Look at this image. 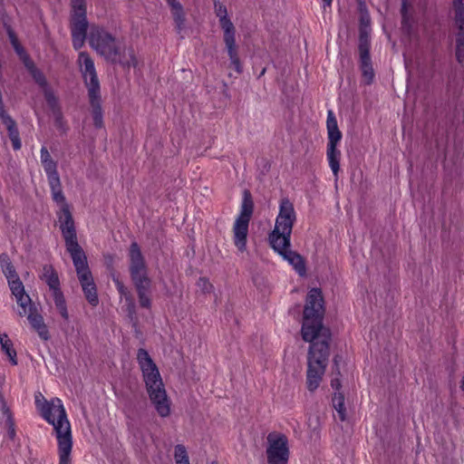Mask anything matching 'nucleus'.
Returning <instances> with one entry per match:
<instances>
[{"mask_svg":"<svg viewBox=\"0 0 464 464\" xmlns=\"http://www.w3.org/2000/svg\"><path fill=\"white\" fill-rule=\"evenodd\" d=\"M59 210L56 212L67 251L70 253L79 282L85 298L92 306L99 303L97 288L88 266L87 257L77 242L74 222L64 195L62 198H53Z\"/></svg>","mask_w":464,"mask_h":464,"instance_id":"1","label":"nucleus"},{"mask_svg":"<svg viewBox=\"0 0 464 464\" xmlns=\"http://www.w3.org/2000/svg\"><path fill=\"white\" fill-rule=\"evenodd\" d=\"M35 404L43 418L53 427L58 444L59 464H72V430L62 401L53 398L48 401L39 394L35 397Z\"/></svg>","mask_w":464,"mask_h":464,"instance_id":"2","label":"nucleus"},{"mask_svg":"<svg viewBox=\"0 0 464 464\" xmlns=\"http://www.w3.org/2000/svg\"><path fill=\"white\" fill-rule=\"evenodd\" d=\"M137 361L142 372L147 393L155 411L162 418L169 416L171 401L156 363L145 349L138 350Z\"/></svg>","mask_w":464,"mask_h":464,"instance_id":"3","label":"nucleus"},{"mask_svg":"<svg viewBox=\"0 0 464 464\" xmlns=\"http://www.w3.org/2000/svg\"><path fill=\"white\" fill-rule=\"evenodd\" d=\"M88 39L92 48L106 60L128 67L136 66L137 60L133 50L125 48L102 28L92 26Z\"/></svg>","mask_w":464,"mask_h":464,"instance_id":"4","label":"nucleus"},{"mask_svg":"<svg viewBox=\"0 0 464 464\" xmlns=\"http://www.w3.org/2000/svg\"><path fill=\"white\" fill-rule=\"evenodd\" d=\"M329 357V344L325 341L311 344L307 358L306 386L314 392L325 372Z\"/></svg>","mask_w":464,"mask_h":464,"instance_id":"5","label":"nucleus"},{"mask_svg":"<svg viewBox=\"0 0 464 464\" xmlns=\"http://www.w3.org/2000/svg\"><path fill=\"white\" fill-rule=\"evenodd\" d=\"M296 221V213L293 203L288 198H282L279 203V212L276 218L275 227L269 235L271 245L280 246L281 243L291 240L292 229Z\"/></svg>","mask_w":464,"mask_h":464,"instance_id":"6","label":"nucleus"},{"mask_svg":"<svg viewBox=\"0 0 464 464\" xmlns=\"http://www.w3.org/2000/svg\"><path fill=\"white\" fill-rule=\"evenodd\" d=\"M215 14L218 18L220 28L223 32L225 43L231 66L237 73L242 72V66L236 44V27L227 15V7L221 3H215Z\"/></svg>","mask_w":464,"mask_h":464,"instance_id":"7","label":"nucleus"},{"mask_svg":"<svg viewBox=\"0 0 464 464\" xmlns=\"http://www.w3.org/2000/svg\"><path fill=\"white\" fill-rule=\"evenodd\" d=\"M254 203L248 191L244 192L238 216L236 218L232 232L233 242L237 249L243 253L246 251L249 222L253 214Z\"/></svg>","mask_w":464,"mask_h":464,"instance_id":"8","label":"nucleus"},{"mask_svg":"<svg viewBox=\"0 0 464 464\" xmlns=\"http://www.w3.org/2000/svg\"><path fill=\"white\" fill-rule=\"evenodd\" d=\"M86 0H71V31L73 47H82L87 36Z\"/></svg>","mask_w":464,"mask_h":464,"instance_id":"9","label":"nucleus"},{"mask_svg":"<svg viewBox=\"0 0 464 464\" xmlns=\"http://www.w3.org/2000/svg\"><path fill=\"white\" fill-rule=\"evenodd\" d=\"M327 150L326 158L329 167L335 177L338 176L340 169V158L341 151L337 149L338 144L342 140V132L339 130L336 118L332 111L327 114Z\"/></svg>","mask_w":464,"mask_h":464,"instance_id":"10","label":"nucleus"},{"mask_svg":"<svg viewBox=\"0 0 464 464\" xmlns=\"http://www.w3.org/2000/svg\"><path fill=\"white\" fill-rule=\"evenodd\" d=\"M9 38L11 41V44L13 47L14 48L17 54L20 56V58L23 60L24 66L27 68V70L30 72L31 75L34 79L35 82L43 89L45 100L49 106L53 109H54L57 106V100L56 97L52 91V89L48 86L47 82L45 80V77L44 74L38 71L34 63L28 58V56L25 54L24 49L19 44L18 40L14 36V33L12 31H9Z\"/></svg>","mask_w":464,"mask_h":464,"instance_id":"11","label":"nucleus"},{"mask_svg":"<svg viewBox=\"0 0 464 464\" xmlns=\"http://www.w3.org/2000/svg\"><path fill=\"white\" fill-rule=\"evenodd\" d=\"M266 457L268 464H287L289 448L284 434L271 432L267 435Z\"/></svg>","mask_w":464,"mask_h":464,"instance_id":"12","label":"nucleus"},{"mask_svg":"<svg viewBox=\"0 0 464 464\" xmlns=\"http://www.w3.org/2000/svg\"><path fill=\"white\" fill-rule=\"evenodd\" d=\"M42 279L48 285L55 307L64 320H69L66 303L63 293L60 290V281L57 273L51 266L43 268Z\"/></svg>","mask_w":464,"mask_h":464,"instance_id":"13","label":"nucleus"},{"mask_svg":"<svg viewBox=\"0 0 464 464\" xmlns=\"http://www.w3.org/2000/svg\"><path fill=\"white\" fill-rule=\"evenodd\" d=\"M323 318H304L302 325V337L304 341L312 343L324 342L327 343L330 340V332L323 326Z\"/></svg>","mask_w":464,"mask_h":464,"instance_id":"14","label":"nucleus"},{"mask_svg":"<svg viewBox=\"0 0 464 464\" xmlns=\"http://www.w3.org/2000/svg\"><path fill=\"white\" fill-rule=\"evenodd\" d=\"M130 273L133 284L150 282L147 266L137 243H132L129 252Z\"/></svg>","mask_w":464,"mask_h":464,"instance_id":"15","label":"nucleus"},{"mask_svg":"<svg viewBox=\"0 0 464 464\" xmlns=\"http://www.w3.org/2000/svg\"><path fill=\"white\" fill-rule=\"evenodd\" d=\"M77 63L84 79L88 93L100 92L99 79L94 62L91 56L85 52H81L78 55Z\"/></svg>","mask_w":464,"mask_h":464,"instance_id":"16","label":"nucleus"},{"mask_svg":"<svg viewBox=\"0 0 464 464\" xmlns=\"http://www.w3.org/2000/svg\"><path fill=\"white\" fill-rule=\"evenodd\" d=\"M271 247L275 250V252L282 256L284 260L292 266L299 276H305V261L301 255L291 249V240L287 241V243H281L280 246H277L276 245H271Z\"/></svg>","mask_w":464,"mask_h":464,"instance_id":"17","label":"nucleus"},{"mask_svg":"<svg viewBox=\"0 0 464 464\" xmlns=\"http://www.w3.org/2000/svg\"><path fill=\"white\" fill-rule=\"evenodd\" d=\"M324 312V299L321 290L318 288L311 289L306 297L304 317L307 319L313 317L323 318Z\"/></svg>","mask_w":464,"mask_h":464,"instance_id":"18","label":"nucleus"},{"mask_svg":"<svg viewBox=\"0 0 464 464\" xmlns=\"http://www.w3.org/2000/svg\"><path fill=\"white\" fill-rule=\"evenodd\" d=\"M43 168L46 173L48 184L51 188L52 198H62V195H63L61 180L59 174L57 172V165L56 162L53 160L43 164Z\"/></svg>","mask_w":464,"mask_h":464,"instance_id":"19","label":"nucleus"},{"mask_svg":"<svg viewBox=\"0 0 464 464\" xmlns=\"http://www.w3.org/2000/svg\"><path fill=\"white\" fill-rule=\"evenodd\" d=\"M8 285L20 307L19 314H26L30 310L31 298L25 294L22 281L20 278H15L14 280L9 281Z\"/></svg>","mask_w":464,"mask_h":464,"instance_id":"20","label":"nucleus"},{"mask_svg":"<svg viewBox=\"0 0 464 464\" xmlns=\"http://www.w3.org/2000/svg\"><path fill=\"white\" fill-rule=\"evenodd\" d=\"M88 96H89L90 105L92 108L93 123L96 128H102L103 126V121H102L101 92H91V93H88Z\"/></svg>","mask_w":464,"mask_h":464,"instance_id":"21","label":"nucleus"},{"mask_svg":"<svg viewBox=\"0 0 464 464\" xmlns=\"http://www.w3.org/2000/svg\"><path fill=\"white\" fill-rule=\"evenodd\" d=\"M22 316H25V314H23ZM26 316H27L31 325L38 333L39 336L43 340H48L49 333L46 328V325L44 323V319L40 314L34 313L32 303L30 304V310L27 312Z\"/></svg>","mask_w":464,"mask_h":464,"instance_id":"22","label":"nucleus"},{"mask_svg":"<svg viewBox=\"0 0 464 464\" xmlns=\"http://www.w3.org/2000/svg\"><path fill=\"white\" fill-rule=\"evenodd\" d=\"M179 31L185 26V13L181 4L177 0H166Z\"/></svg>","mask_w":464,"mask_h":464,"instance_id":"23","label":"nucleus"},{"mask_svg":"<svg viewBox=\"0 0 464 464\" xmlns=\"http://www.w3.org/2000/svg\"><path fill=\"white\" fill-rule=\"evenodd\" d=\"M138 292L139 302L140 306L149 308L150 306V289L151 281L144 283L134 284Z\"/></svg>","mask_w":464,"mask_h":464,"instance_id":"24","label":"nucleus"},{"mask_svg":"<svg viewBox=\"0 0 464 464\" xmlns=\"http://www.w3.org/2000/svg\"><path fill=\"white\" fill-rule=\"evenodd\" d=\"M0 343H1L2 350L5 353L8 359L10 360L11 363L13 365H16L17 364L16 352L13 348V343H12L11 340L9 339V337L7 336V334H0Z\"/></svg>","mask_w":464,"mask_h":464,"instance_id":"25","label":"nucleus"},{"mask_svg":"<svg viewBox=\"0 0 464 464\" xmlns=\"http://www.w3.org/2000/svg\"><path fill=\"white\" fill-rule=\"evenodd\" d=\"M113 282L116 285L119 294L121 295V297L125 299L130 314H132L134 312V303L132 301L131 295L130 294L128 288L123 285V283L119 278H113Z\"/></svg>","mask_w":464,"mask_h":464,"instance_id":"26","label":"nucleus"},{"mask_svg":"<svg viewBox=\"0 0 464 464\" xmlns=\"http://www.w3.org/2000/svg\"><path fill=\"white\" fill-rule=\"evenodd\" d=\"M333 406L337 412V416L341 421L346 420L347 412L344 404V397L341 392H335L333 397Z\"/></svg>","mask_w":464,"mask_h":464,"instance_id":"27","label":"nucleus"},{"mask_svg":"<svg viewBox=\"0 0 464 464\" xmlns=\"http://www.w3.org/2000/svg\"><path fill=\"white\" fill-rule=\"evenodd\" d=\"M0 265L3 273L5 274L7 282L14 280L15 278H19L18 275L15 272L12 263L9 260L8 256L2 255L0 256Z\"/></svg>","mask_w":464,"mask_h":464,"instance_id":"28","label":"nucleus"},{"mask_svg":"<svg viewBox=\"0 0 464 464\" xmlns=\"http://www.w3.org/2000/svg\"><path fill=\"white\" fill-rule=\"evenodd\" d=\"M370 33L368 29L363 28L360 30V38H359V53L360 57L370 56Z\"/></svg>","mask_w":464,"mask_h":464,"instance_id":"29","label":"nucleus"},{"mask_svg":"<svg viewBox=\"0 0 464 464\" xmlns=\"http://www.w3.org/2000/svg\"><path fill=\"white\" fill-rule=\"evenodd\" d=\"M455 22L460 31H464V3L463 0H453Z\"/></svg>","mask_w":464,"mask_h":464,"instance_id":"30","label":"nucleus"},{"mask_svg":"<svg viewBox=\"0 0 464 464\" xmlns=\"http://www.w3.org/2000/svg\"><path fill=\"white\" fill-rule=\"evenodd\" d=\"M362 76L367 83H370L374 76L370 56L360 57Z\"/></svg>","mask_w":464,"mask_h":464,"instance_id":"31","label":"nucleus"},{"mask_svg":"<svg viewBox=\"0 0 464 464\" xmlns=\"http://www.w3.org/2000/svg\"><path fill=\"white\" fill-rule=\"evenodd\" d=\"M174 460L175 464H190L187 449L182 444H178L174 447Z\"/></svg>","mask_w":464,"mask_h":464,"instance_id":"32","label":"nucleus"},{"mask_svg":"<svg viewBox=\"0 0 464 464\" xmlns=\"http://www.w3.org/2000/svg\"><path fill=\"white\" fill-rule=\"evenodd\" d=\"M360 22H361V29L360 30L366 28V29H368L369 33H371V28H370L371 19H370V16L367 12H362Z\"/></svg>","mask_w":464,"mask_h":464,"instance_id":"33","label":"nucleus"},{"mask_svg":"<svg viewBox=\"0 0 464 464\" xmlns=\"http://www.w3.org/2000/svg\"><path fill=\"white\" fill-rule=\"evenodd\" d=\"M198 285L204 293H208L213 289V285L207 278H200Z\"/></svg>","mask_w":464,"mask_h":464,"instance_id":"34","label":"nucleus"},{"mask_svg":"<svg viewBox=\"0 0 464 464\" xmlns=\"http://www.w3.org/2000/svg\"><path fill=\"white\" fill-rule=\"evenodd\" d=\"M41 163L42 165L45 162L49 161L50 160H53L48 150L45 147H43L41 149Z\"/></svg>","mask_w":464,"mask_h":464,"instance_id":"35","label":"nucleus"},{"mask_svg":"<svg viewBox=\"0 0 464 464\" xmlns=\"http://www.w3.org/2000/svg\"><path fill=\"white\" fill-rule=\"evenodd\" d=\"M331 386L333 389L339 391L341 388V382L338 378H333L331 381Z\"/></svg>","mask_w":464,"mask_h":464,"instance_id":"36","label":"nucleus"},{"mask_svg":"<svg viewBox=\"0 0 464 464\" xmlns=\"http://www.w3.org/2000/svg\"><path fill=\"white\" fill-rule=\"evenodd\" d=\"M8 422H9L8 435L10 436L11 439H13L15 435V431H14V424L10 418H8Z\"/></svg>","mask_w":464,"mask_h":464,"instance_id":"37","label":"nucleus"},{"mask_svg":"<svg viewBox=\"0 0 464 464\" xmlns=\"http://www.w3.org/2000/svg\"><path fill=\"white\" fill-rule=\"evenodd\" d=\"M324 2V8L330 7L333 0H322Z\"/></svg>","mask_w":464,"mask_h":464,"instance_id":"38","label":"nucleus"},{"mask_svg":"<svg viewBox=\"0 0 464 464\" xmlns=\"http://www.w3.org/2000/svg\"><path fill=\"white\" fill-rule=\"evenodd\" d=\"M460 390L464 393V376L462 377L460 382Z\"/></svg>","mask_w":464,"mask_h":464,"instance_id":"39","label":"nucleus"}]
</instances>
